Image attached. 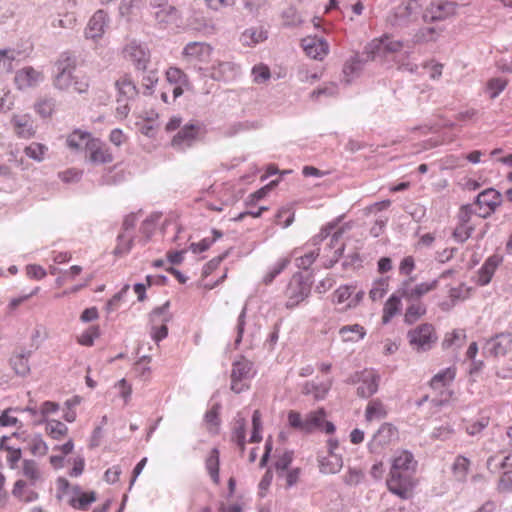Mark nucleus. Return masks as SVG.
<instances>
[{
    "mask_svg": "<svg viewBox=\"0 0 512 512\" xmlns=\"http://www.w3.org/2000/svg\"><path fill=\"white\" fill-rule=\"evenodd\" d=\"M417 462L411 452L403 450L392 461L387 487L402 499H408L414 487V473Z\"/></svg>",
    "mask_w": 512,
    "mask_h": 512,
    "instance_id": "f257e3e1",
    "label": "nucleus"
},
{
    "mask_svg": "<svg viewBox=\"0 0 512 512\" xmlns=\"http://www.w3.org/2000/svg\"><path fill=\"white\" fill-rule=\"evenodd\" d=\"M419 0H406L397 5L389 14L388 22L393 27H407L416 22L422 13Z\"/></svg>",
    "mask_w": 512,
    "mask_h": 512,
    "instance_id": "f03ea898",
    "label": "nucleus"
},
{
    "mask_svg": "<svg viewBox=\"0 0 512 512\" xmlns=\"http://www.w3.org/2000/svg\"><path fill=\"white\" fill-rule=\"evenodd\" d=\"M407 339L411 348L420 353L432 349L438 340L435 328L432 324L423 323L407 333Z\"/></svg>",
    "mask_w": 512,
    "mask_h": 512,
    "instance_id": "7ed1b4c3",
    "label": "nucleus"
},
{
    "mask_svg": "<svg viewBox=\"0 0 512 512\" xmlns=\"http://www.w3.org/2000/svg\"><path fill=\"white\" fill-rule=\"evenodd\" d=\"M55 74L53 85L56 89L66 91L72 87L75 75L76 61L67 53H63L54 64Z\"/></svg>",
    "mask_w": 512,
    "mask_h": 512,
    "instance_id": "20e7f679",
    "label": "nucleus"
},
{
    "mask_svg": "<svg viewBox=\"0 0 512 512\" xmlns=\"http://www.w3.org/2000/svg\"><path fill=\"white\" fill-rule=\"evenodd\" d=\"M205 134V127L200 122L182 126L171 140V147L177 151H185L192 147Z\"/></svg>",
    "mask_w": 512,
    "mask_h": 512,
    "instance_id": "39448f33",
    "label": "nucleus"
},
{
    "mask_svg": "<svg viewBox=\"0 0 512 512\" xmlns=\"http://www.w3.org/2000/svg\"><path fill=\"white\" fill-rule=\"evenodd\" d=\"M253 363L248 359L241 357L233 362L231 371V390L235 393H241L248 389L246 382L253 378Z\"/></svg>",
    "mask_w": 512,
    "mask_h": 512,
    "instance_id": "423d86ee",
    "label": "nucleus"
},
{
    "mask_svg": "<svg viewBox=\"0 0 512 512\" xmlns=\"http://www.w3.org/2000/svg\"><path fill=\"white\" fill-rule=\"evenodd\" d=\"M502 203L501 194L494 188H488L479 193L474 203V213L481 218H487L495 212Z\"/></svg>",
    "mask_w": 512,
    "mask_h": 512,
    "instance_id": "0eeeda50",
    "label": "nucleus"
},
{
    "mask_svg": "<svg viewBox=\"0 0 512 512\" xmlns=\"http://www.w3.org/2000/svg\"><path fill=\"white\" fill-rule=\"evenodd\" d=\"M311 288L308 283L303 281L301 274H295L290 280L287 290V302L286 307L292 309L296 307L300 302L305 300L310 294Z\"/></svg>",
    "mask_w": 512,
    "mask_h": 512,
    "instance_id": "6e6552de",
    "label": "nucleus"
},
{
    "mask_svg": "<svg viewBox=\"0 0 512 512\" xmlns=\"http://www.w3.org/2000/svg\"><path fill=\"white\" fill-rule=\"evenodd\" d=\"M380 377L374 371H362L356 373L348 380V383L359 382L357 395L361 398H369L378 391Z\"/></svg>",
    "mask_w": 512,
    "mask_h": 512,
    "instance_id": "1a4fd4ad",
    "label": "nucleus"
},
{
    "mask_svg": "<svg viewBox=\"0 0 512 512\" xmlns=\"http://www.w3.org/2000/svg\"><path fill=\"white\" fill-rule=\"evenodd\" d=\"M403 47L404 43L402 41L385 34L380 38L373 39L368 45V50L375 57L399 52Z\"/></svg>",
    "mask_w": 512,
    "mask_h": 512,
    "instance_id": "9d476101",
    "label": "nucleus"
},
{
    "mask_svg": "<svg viewBox=\"0 0 512 512\" xmlns=\"http://www.w3.org/2000/svg\"><path fill=\"white\" fill-rule=\"evenodd\" d=\"M86 158L92 164H107L113 161L109 148L98 139L86 141Z\"/></svg>",
    "mask_w": 512,
    "mask_h": 512,
    "instance_id": "9b49d317",
    "label": "nucleus"
},
{
    "mask_svg": "<svg viewBox=\"0 0 512 512\" xmlns=\"http://www.w3.org/2000/svg\"><path fill=\"white\" fill-rule=\"evenodd\" d=\"M123 53L124 57L133 62L138 70H146L150 61V52L145 45L131 41L125 46Z\"/></svg>",
    "mask_w": 512,
    "mask_h": 512,
    "instance_id": "f8f14e48",
    "label": "nucleus"
},
{
    "mask_svg": "<svg viewBox=\"0 0 512 512\" xmlns=\"http://www.w3.org/2000/svg\"><path fill=\"white\" fill-rule=\"evenodd\" d=\"M512 344V336L509 333H500L489 339L484 347L483 353L491 357L505 356Z\"/></svg>",
    "mask_w": 512,
    "mask_h": 512,
    "instance_id": "ddd939ff",
    "label": "nucleus"
},
{
    "mask_svg": "<svg viewBox=\"0 0 512 512\" xmlns=\"http://www.w3.org/2000/svg\"><path fill=\"white\" fill-rule=\"evenodd\" d=\"M14 81L18 89L24 90L35 87L43 82L44 74L32 66H27L16 72Z\"/></svg>",
    "mask_w": 512,
    "mask_h": 512,
    "instance_id": "4468645a",
    "label": "nucleus"
},
{
    "mask_svg": "<svg viewBox=\"0 0 512 512\" xmlns=\"http://www.w3.org/2000/svg\"><path fill=\"white\" fill-rule=\"evenodd\" d=\"M212 47L205 42H190L183 49V55L190 61L208 62Z\"/></svg>",
    "mask_w": 512,
    "mask_h": 512,
    "instance_id": "2eb2a0df",
    "label": "nucleus"
},
{
    "mask_svg": "<svg viewBox=\"0 0 512 512\" xmlns=\"http://www.w3.org/2000/svg\"><path fill=\"white\" fill-rule=\"evenodd\" d=\"M457 3L452 1H442L437 4H431L424 15L425 21H442L455 14Z\"/></svg>",
    "mask_w": 512,
    "mask_h": 512,
    "instance_id": "dca6fc26",
    "label": "nucleus"
},
{
    "mask_svg": "<svg viewBox=\"0 0 512 512\" xmlns=\"http://www.w3.org/2000/svg\"><path fill=\"white\" fill-rule=\"evenodd\" d=\"M305 53L316 60H322L329 52V45L323 38L306 37L302 39Z\"/></svg>",
    "mask_w": 512,
    "mask_h": 512,
    "instance_id": "f3484780",
    "label": "nucleus"
},
{
    "mask_svg": "<svg viewBox=\"0 0 512 512\" xmlns=\"http://www.w3.org/2000/svg\"><path fill=\"white\" fill-rule=\"evenodd\" d=\"M437 286L438 279H434L431 282H423L417 284L413 288L409 286V281H404L401 286V296H403V298L408 301L418 300L426 293L436 289Z\"/></svg>",
    "mask_w": 512,
    "mask_h": 512,
    "instance_id": "a211bd4d",
    "label": "nucleus"
},
{
    "mask_svg": "<svg viewBox=\"0 0 512 512\" xmlns=\"http://www.w3.org/2000/svg\"><path fill=\"white\" fill-rule=\"evenodd\" d=\"M398 436L397 428L391 423H383L377 432L374 434L373 439L369 443V447L385 446L390 444Z\"/></svg>",
    "mask_w": 512,
    "mask_h": 512,
    "instance_id": "6ab92c4d",
    "label": "nucleus"
},
{
    "mask_svg": "<svg viewBox=\"0 0 512 512\" xmlns=\"http://www.w3.org/2000/svg\"><path fill=\"white\" fill-rule=\"evenodd\" d=\"M107 14L103 10L94 13L85 29L86 38L97 39L101 37L107 25Z\"/></svg>",
    "mask_w": 512,
    "mask_h": 512,
    "instance_id": "aec40b11",
    "label": "nucleus"
},
{
    "mask_svg": "<svg viewBox=\"0 0 512 512\" xmlns=\"http://www.w3.org/2000/svg\"><path fill=\"white\" fill-rule=\"evenodd\" d=\"M502 261L503 258L500 255L494 254L489 256L478 271L477 283L481 286L489 284Z\"/></svg>",
    "mask_w": 512,
    "mask_h": 512,
    "instance_id": "412c9836",
    "label": "nucleus"
},
{
    "mask_svg": "<svg viewBox=\"0 0 512 512\" xmlns=\"http://www.w3.org/2000/svg\"><path fill=\"white\" fill-rule=\"evenodd\" d=\"M238 72V66L233 62H218L216 65L212 66L211 77L216 81L227 82L233 80Z\"/></svg>",
    "mask_w": 512,
    "mask_h": 512,
    "instance_id": "4be33fe9",
    "label": "nucleus"
},
{
    "mask_svg": "<svg viewBox=\"0 0 512 512\" xmlns=\"http://www.w3.org/2000/svg\"><path fill=\"white\" fill-rule=\"evenodd\" d=\"M32 487L29 482L19 479L14 483L12 495L24 503L34 502L39 498V494Z\"/></svg>",
    "mask_w": 512,
    "mask_h": 512,
    "instance_id": "5701e85b",
    "label": "nucleus"
},
{
    "mask_svg": "<svg viewBox=\"0 0 512 512\" xmlns=\"http://www.w3.org/2000/svg\"><path fill=\"white\" fill-rule=\"evenodd\" d=\"M364 62L358 54L351 56L346 60L343 66V80L346 84H350L358 77L363 69Z\"/></svg>",
    "mask_w": 512,
    "mask_h": 512,
    "instance_id": "b1692460",
    "label": "nucleus"
},
{
    "mask_svg": "<svg viewBox=\"0 0 512 512\" xmlns=\"http://www.w3.org/2000/svg\"><path fill=\"white\" fill-rule=\"evenodd\" d=\"M333 380L329 379L326 382L315 383L314 381H307L302 387L304 395H312L315 400H323L328 394Z\"/></svg>",
    "mask_w": 512,
    "mask_h": 512,
    "instance_id": "393cba45",
    "label": "nucleus"
},
{
    "mask_svg": "<svg viewBox=\"0 0 512 512\" xmlns=\"http://www.w3.org/2000/svg\"><path fill=\"white\" fill-rule=\"evenodd\" d=\"M15 133L24 139L34 136L35 131L33 128V121L28 115H15L11 120Z\"/></svg>",
    "mask_w": 512,
    "mask_h": 512,
    "instance_id": "a878e982",
    "label": "nucleus"
},
{
    "mask_svg": "<svg viewBox=\"0 0 512 512\" xmlns=\"http://www.w3.org/2000/svg\"><path fill=\"white\" fill-rule=\"evenodd\" d=\"M320 472L324 474H336L343 467V459L340 454L335 452L328 453L327 456L319 459Z\"/></svg>",
    "mask_w": 512,
    "mask_h": 512,
    "instance_id": "bb28decb",
    "label": "nucleus"
},
{
    "mask_svg": "<svg viewBox=\"0 0 512 512\" xmlns=\"http://www.w3.org/2000/svg\"><path fill=\"white\" fill-rule=\"evenodd\" d=\"M401 298H403V296H401V288H399L397 294H392L386 301L382 315V322L384 324L389 323L391 319L400 312L402 307Z\"/></svg>",
    "mask_w": 512,
    "mask_h": 512,
    "instance_id": "cd10ccee",
    "label": "nucleus"
},
{
    "mask_svg": "<svg viewBox=\"0 0 512 512\" xmlns=\"http://www.w3.org/2000/svg\"><path fill=\"white\" fill-rule=\"evenodd\" d=\"M30 356L31 351L22 350L11 357L10 364L18 376L25 377L30 373Z\"/></svg>",
    "mask_w": 512,
    "mask_h": 512,
    "instance_id": "c85d7f7f",
    "label": "nucleus"
},
{
    "mask_svg": "<svg viewBox=\"0 0 512 512\" xmlns=\"http://www.w3.org/2000/svg\"><path fill=\"white\" fill-rule=\"evenodd\" d=\"M115 86L118 91L117 97L124 98V100H132L138 94L136 85L127 75L117 80Z\"/></svg>",
    "mask_w": 512,
    "mask_h": 512,
    "instance_id": "c756f323",
    "label": "nucleus"
},
{
    "mask_svg": "<svg viewBox=\"0 0 512 512\" xmlns=\"http://www.w3.org/2000/svg\"><path fill=\"white\" fill-rule=\"evenodd\" d=\"M339 335L344 342H358L366 335V330L359 324L345 325L339 329Z\"/></svg>",
    "mask_w": 512,
    "mask_h": 512,
    "instance_id": "7c9ffc66",
    "label": "nucleus"
},
{
    "mask_svg": "<svg viewBox=\"0 0 512 512\" xmlns=\"http://www.w3.org/2000/svg\"><path fill=\"white\" fill-rule=\"evenodd\" d=\"M267 37V32L262 28L252 27L241 34L240 41L245 46H254L265 41Z\"/></svg>",
    "mask_w": 512,
    "mask_h": 512,
    "instance_id": "2f4dec72",
    "label": "nucleus"
},
{
    "mask_svg": "<svg viewBox=\"0 0 512 512\" xmlns=\"http://www.w3.org/2000/svg\"><path fill=\"white\" fill-rule=\"evenodd\" d=\"M326 412L324 408H319L316 411L308 413L305 417V433L310 434L315 430H320L324 423Z\"/></svg>",
    "mask_w": 512,
    "mask_h": 512,
    "instance_id": "473e14b6",
    "label": "nucleus"
},
{
    "mask_svg": "<svg viewBox=\"0 0 512 512\" xmlns=\"http://www.w3.org/2000/svg\"><path fill=\"white\" fill-rule=\"evenodd\" d=\"M387 416L385 405L379 399L371 400L365 410V419L368 422L381 420Z\"/></svg>",
    "mask_w": 512,
    "mask_h": 512,
    "instance_id": "72a5a7b5",
    "label": "nucleus"
},
{
    "mask_svg": "<svg viewBox=\"0 0 512 512\" xmlns=\"http://www.w3.org/2000/svg\"><path fill=\"white\" fill-rule=\"evenodd\" d=\"M456 376V368L454 366L445 368L436 373L431 381L430 385L432 388L437 389L449 385Z\"/></svg>",
    "mask_w": 512,
    "mask_h": 512,
    "instance_id": "f704fd0d",
    "label": "nucleus"
},
{
    "mask_svg": "<svg viewBox=\"0 0 512 512\" xmlns=\"http://www.w3.org/2000/svg\"><path fill=\"white\" fill-rule=\"evenodd\" d=\"M22 473L31 486H35L38 482L42 481V474L34 460L25 459L23 461Z\"/></svg>",
    "mask_w": 512,
    "mask_h": 512,
    "instance_id": "c9c22d12",
    "label": "nucleus"
},
{
    "mask_svg": "<svg viewBox=\"0 0 512 512\" xmlns=\"http://www.w3.org/2000/svg\"><path fill=\"white\" fill-rule=\"evenodd\" d=\"M219 450L217 448H213L206 461H205V467L207 469L208 474L210 475L212 481L215 484H219L220 477H219Z\"/></svg>",
    "mask_w": 512,
    "mask_h": 512,
    "instance_id": "e433bc0d",
    "label": "nucleus"
},
{
    "mask_svg": "<svg viewBox=\"0 0 512 512\" xmlns=\"http://www.w3.org/2000/svg\"><path fill=\"white\" fill-rule=\"evenodd\" d=\"M179 17L178 10L174 6H168L155 11L154 18L156 22L161 26L174 23Z\"/></svg>",
    "mask_w": 512,
    "mask_h": 512,
    "instance_id": "4c0bfd02",
    "label": "nucleus"
},
{
    "mask_svg": "<svg viewBox=\"0 0 512 512\" xmlns=\"http://www.w3.org/2000/svg\"><path fill=\"white\" fill-rule=\"evenodd\" d=\"M46 424L45 431L51 438L60 440L68 433L66 424L59 420H49L44 422Z\"/></svg>",
    "mask_w": 512,
    "mask_h": 512,
    "instance_id": "58836bf2",
    "label": "nucleus"
},
{
    "mask_svg": "<svg viewBox=\"0 0 512 512\" xmlns=\"http://www.w3.org/2000/svg\"><path fill=\"white\" fill-rule=\"evenodd\" d=\"M96 501V493L95 492H88V493H81L79 496H73L69 500V504L78 510L87 511L89 506Z\"/></svg>",
    "mask_w": 512,
    "mask_h": 512,
    "instance_id": "ea45409f",
    "label": "nucleus"
},
{
    "mask_svg": "<svg viewBox=\"0 0 512 512\" xmlns=\"http://www.w3.org/2000/svg\"><path fill=\"white\" fill-rule=\"evenodd\" d=\"M426 313V307L422 303H414L407 307L404 322L406 324H413Z\"/></svg>",
    "mask_w": 512,
    "mask_h": 512,
    "instance_id": "a19ab883",
    "label": "nucleus"
},
{
    "mask_svg": "<svg viewBox=\"0 0 512 512\" xmlns=\"http://www.w3.org/2000/svg\"><path fill=\"white\" fill-rule=\"evenodd\" d=\"M133 237L130 234L120 233L117 237V245L114 249V255L123 256L128 254L133 247Z\"/></svg>",
    "mask_w": 512,
    "mask_h": 512,
    "instance_id": "79ce46f5",
    "label": "nucleus"
},
{
    "mask_svg": "<svg viewBox=\"0 0 512 512\" xmlns=\"http://www.w3.org/2000/svg\"><path fill=\"white\" fill-rule=\"evenodd\" d=\"M91 134L88 132H83L80 130H75L73 133H71L66 140V143L69 148L78 150L83 145L86 147V141L88 139H91Z\"/></svg>",
    "mask_w": 512,
    "mask_h": 512,
    "instance_id": "37998d69",
    "label": "nucleus"
},
{
    "mask_svg": "<svg viewBox=\"0 0 512 512\" xmlns=\"http://www.w3.org/2000/svg\"><path fill=\"white\" fill-rule=\"evenodd\" d=\"M212 234H213L212 238L206 237L197 243H192L190 245V250L193 253H202V252L208 250L217 239H219L223 236V233L217 229H213Z\"/></svg>",
    "mask_w": 512,
    "mask_h": 512,
    "instance_id": "c03bdc74",
    "label": "nucleus"
},
{
    "mask_svg": "<svg viewBox=\"0 0 512 512\" xmlns=\"http://www.w3.org/2000/svg\"><path fill=\"white\" fill-rule=\"evenodd\" d=\"M389 278L381 277L373 282L372 288L369 292L370 298L373 301L380 300L384 297L388 290Z\"/></svg>",
    "mask_w": 512,
    "mask_h": 512,
    "instance_id": "a18cd8bd",
    "label": "nucleus"
},
{
    "mask_svg": "<svg viewBox=\"0 0 512 512\" xmlns=\"http://www.w3.org/2000/svg\"><path fill=\"white\" fill-rule=\"evenodd\" d=\"M15 60V51L12 49L0 50V75L8 74L13 69Z\"/></svg>",
    "mask_w": 512,
    "mask_h": 512,
    "instance_id": "49530a36",
    "label": "nucleus"
},
{
    "mask_svg": "<svg viewBox=\"0 0 512 512\" xmlns=\"http://www.w3.org/2000/svg\"><path fill=\"white\" fill-rule=\"evenodd\" d=\"M508 81L501 77L491 78L487 81L486 91L491 99H495L506 88Z\"/></svg>",
    "mask_w": 512,
    "mask_h": 512,
    "instance_id": "de8ad7c7",
    "label": "nucleus"
},
{
    "mask_svg": "<svg viewBox=\"0 0 512 512\" xmlns=\"http://www.w3.org/2000/svg\"><path fill=\"white\" fill-rule=\"evenodd\" d=\"M48 151V147L44 144L33 142L26 146L24 152L29 158L41 162L44 160L45 154Z\"/></svg>",
    "mask_w": 512,
    "mask_h": 512,
    "instance_id": "09e8293b",
    "label": "nucleus"
},
{
    "mask_svg": "<svg viewBox=\"0 0 512 512\" xmlns=\"http://www.w3.org/2000/svg\"><path fill=\"white\" fill-rule=\"evenodd\" d=\"M455 434V429L450 423L441 424L435 427L431 433V439L439 441L450 440Z\"/></svg>",
    "mask_w": 512,
    "mask_h": 512,
    "instance_id": "8fccbe9b",
    "label": "nucleus"
},
{
    "mask_svg": "<svg viewBox=\"0 0 512 512\" xmlns=\"http://www.w3.org/2000/svg\"><path fill=\"white\" fill-rule=\"evenodd\" d=\"M290 260L288 258L279 259L263 277V282L268 285L288 266Z\"/></svg>",
    "mask_w": 512,
    "mask_h": 512,
    "instance_id": "3c124183",
    "label": "nucleus"
},
{
    "mask_svg": "<svg viewBox=\"0 0 512 512\" xmlns=\"http://www.w3.org/2000/svg\"><path fill=\"white\" fill-rule=\"evenodd\" d=\"M466 338V334L464 330H453L451 333H447L442 342L443 349H448L452 346L460 347L462 346L464 340Z\"/></svg>",
    "mask_w": 512,
    "mask_h": 512,
    "instance_id": "603ef678",
    "label": "nucleus"
},
{
    "mask_svg": "<svg viewBox=\"0 0 512 512\" xmlns=\"http://www.w3.org/2000/svg\"><path fill=\"white\" fill-rule=\"evenodd\" d=\"M232 440L244 450L246 443V422L243 418L237 420L232 432Z\"/></svg>",
    "mask_w": 512,
    "mask_h": 512,
    "instance_id": "864d4df0",
    "label": "nucleus"
},
{
    "mask_svg": "<svg viewBox=\"0 0 512 512\" xmlns=\"http://www.w3.org/2000/svg\"><path fill=\"white\" fill-rule=\"evenodd\" d=\"M470 466V460L465 456L458 455L453 464V471L458 480L464 481L466 479Z\"/></svg>",
    "mask_w": 512,
    "mask_h": 512,
    "instance_id": "5fc2aeb1",
    "label": "nucleus"
},
{
    "mask_svg": "<svg viewBox=\"0 0 512 512\" xmlns=\"http://www.w3.org/2000/svg\"><path fill=\"white\" fill-rule=\"evenodd\" d=\"M29 449L34 456L40 457L48 452V446L40 434H35L30 438Z\"/></svg>",
    "mask_w": 512,
    "mask_h": 512,
    "instance_id": "6e6d98bb",
    "label": "nucleus"
},
{
    "mask_svg": "<svg viewBox=\"0 0 512 512\" xmlns=\"http://www.w3.org/2000/svg\"><path fill=\"white\" fill-rule=\"evenodd\" d=\"M220 404L216 403L214 404L210 410H208L205 413L204 421L207 425H209V431L210 432H217V429L220 425V419H219V410H220Z\"/></svg>",
    "mask_w": 512,
    "mask_h": 512,
    "instance_id": "4d7b16f0",
    "label": "nucleus"
},
{
    "mask_svg": "<svg viewBox=\"0 0 512 512\" xmlns=\"http://www.w3.org/2000/svg\"><path fill=\"white\" fill-rule=\"evenodd\" d=\"M161 214L159 213H153L149 217H147L143 223L141 224L140 231L145 236L144 244L149 241L150 237L152 236L156 223L160 219Z\"/></svg>",
    "mask_w": 512,
    "mask_h": 512,
    "instance_id": "13d9d810",
    "label": "nucleus"
},
{
    "mask_svg": "<svg viewBox=\"0 0 512 512\" xmlns=\"http://www.w3.org/2000/svg\"><path fill=\"white\" fill-rule=\"evenodd\" d=\"M55 107L56 100L53 98H43L35 105L37 113L43 118L50 117L54 112Z\"/></svg>",
    "mask_w": 512,
    "mask_h": 512,
    "instance_id": "bf43d9fd",
    "label": "nucleus"
},
{
    "mask_svg": "<svg viewBox=\"0 0 512 512\" xmlns=\"http://www.w3.org/2000/svg\"><path fill=\"white\" fill-rule=\"evenodd\" d=\"M99 336V327L92 325L78 337V342L83 346L90 347L94 344L95 339H97Z\"/></svg>",
    "mask_w": 512,
    "mask_h": 512,
    "instance_id": "052dcab7",
    "label": "nucleus"
},
{
    "mask_svg": "<svg viewBox=\"0 0 512 512\" xmlns=\"http://www.w3.org/2000/svg\"><path fill=\"white\" fill-rule=\"evenodd\" d=\"M294 211L291 207H282L276 214V223L282 225L283 228L289 227L294 221Z\"/></svg>",
    "mask_w": 512,
    "mask_h": 512,
    "instance_id": "680f3d73",
    "label": "nucleus"
},
{
    "mask_svg": "<svg viewBox=\"0 0 512 512\" xmlns=\"http://www.w3.org/2000/svg\"><path fill=\"white\" fill-rule=\"evenodd\" d=\"M353 285H342L334 292V301L338 304H342L352 299V294L355 291Z\"/></svg>",
    "mask_w": 512,
    "mask_h": 512,
    "instance_id": "e2e57ef3",
    "label": "nucleus"
},
{
    "mask_svg": "<svg viewBox=\"0 0 512 512\" xmlns=\"http://www.w3.org/2000/svg\"><path fill=\"white\" fill-rule=\"evenodd\" d=\"M246 314H247V306L244 305L239 316L237 319L235 331H236V338H235V346L238 347L239 344L242 341L245 325H246Z\"/></svg>",
    "mask_w": 512,
    "mask_h": 512,
    "instance_id": "0e129e2a",
    "label": "nucleus"
},
{
    "mask_svg": "<svg viewBox=\"0 0 512 512\" xmlns=\"http://www.w3.org/2000/svg\"><path fill=\"white\" fill-rule=\"evenodd\" d=\"M319 255V248L305 253L302 256L296 258V266L298 268L307 270L316 260Z\"/></svg>",
    "mask_w": 512,
    "mask_h": 512,
    "instance_id": "69168bd1",
    "label": "nucleus"
},
{
    "mask_svg": "<svg viewBox=\"0 0 512 512\" xmlns=\"http://www.w3.org/2000/svg\"><path fill=\"white\" fill-rule=\"evenodd\" d=\"M252 76L254 82L260 84L266 82L270 78L271 74L269 68L266 65L261 64L252 68Z\"/></svg>",
    "mask_w": 512,
    "mask_h": 512,
    "instance_id": "338daca9",
    "label": "nucleus"
},
{
    "mask_svg": "<svg viewBox=\"0 0 512 512\" xmlns=\"http://www.w3.org/2000/svg\"><path fill=\"white\" fill-rule=\"evenodd\" d=\"M497 490L500 493L512 492V470L505 471L499 478Z\"/></svg>",
    "mask_w": 512,
    "mask_h": 512,
    "instance_id": "774afa93",
    "label": "nucleus"
}]
</instances>
